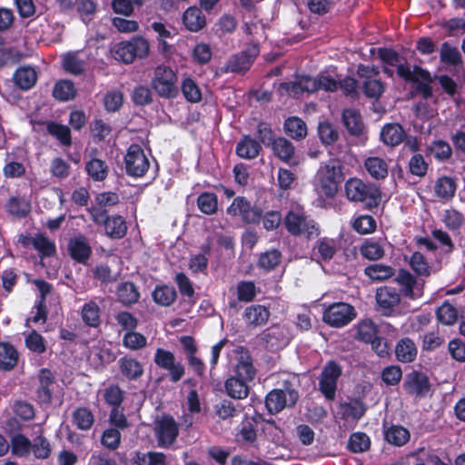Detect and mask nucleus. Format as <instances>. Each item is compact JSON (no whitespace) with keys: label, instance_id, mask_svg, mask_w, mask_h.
Returning <instances> with one entry per match:
<instances>
[{"label":"nucleus","instance_id":"obj_1","mask_svg":"<svg viewBox=\"0 0 465 465\" xmlns=\"http://www.w3.org/2000/svg\"><path fill=\"white\" fill-rule=\"evenodd\" d=\"M342 181V166L338 159L322 163L315 176V188L319 194L331 198Z\"/></svg>","mask_w":465,"mask_h":465},{"label":"nucleus","instance_id":"obj_2","mask_svg":"<svg viewBox=\"0 0 465 465\" xmlns=\"http://www.w3.org/2000/svg\"><path fill=\"white\" fill-rule=\"evenodd\" d=\"M283 223L287 231L292 235L310 239L316 237L320 232L317 223L306 215L303 207L298 203L292 204Z\"/></svg>","mask_w":465,"mask_h":465},{"label":"nucleus","instance_id":"obj_3","mask_svg":"<svg viewBox=\"0 0 465 465\" xmlns=\"http://www.w3.org/2000/svg\"><path fill=\"white\" fill-rule=\"evenodd\" d=\"M280 88L293 96H299L304 92L313 93L318 90L333 92L337 90L338 83L331 76L322 74L315 78L300 76L294 82L281 84Z\"/></svg>","mask_w":465,"mask_h":465},{"label":"nucleus","instance_id":"obj_4","mask_svg":"<svg viewBox=\"0 0 465 465\" xmlns=\"http://www.w3.org/2000/svg\"><path fill=\"white\" fill-rule=\"evenodd\" d=\"M178 82V74L173 68L166 64H159L153 69L151 88L162 98L173 99L179 94Z\"/></svg>","mask_w":465,"mask_h":465},{"label":"nucleus","instance_id":"obj_5","mask_svg":"<svg viewBox=\"0 0 465 465\" xmlns=\"http://www.w3.org/2000/svg\"><path fill=\"white\" fill-rule=\"evenodd\" d=\"M379 56L387 64L397 67V74L400 77L409 82H427L430 81V74L415 66L413 69L407 64L400 63L398 54L391 50L381 48L379 50Z\"/></svg>","mask_w":465,"mask_h":465},{"label":"nucleus","instance_id":"obj_6","mask_svg":"<svg viewBox=\"0 0 465 465\" xmlns=\"http://www.w3.org/2000/svg\"><path fill=\"white\" fill-rule=\"evenodd\" d=\"M356 317L355 309L346 302H335L328 306L323 312L322 320L331 327H343Z\"/></svg>","mask_w":465,"mask_h":465},{"label":"nucleus","instance_id":"obj_7","mask_svg":"<svg viewBox=\"0 0 465 465\" xmlns=\"http://www.w3.org/2000/svg\"><path fill=\"white\" fill-rule=\"evenodd\" d=\"M345 193L352 202H376L380 198V191L375 185L365 183L359 178H351L346 182Z\"/></svg>","mask_w":465,"mask_h":465},{"label":"nucleus","instance_id":"obj_8","mask_svg":"<svg viewBox=\"0 0 465 465\" xmlns=\"http://www.w3.org/2000/svg\"><path fill=\"white\" fill-rule=\"evenodd\" d=\"M126 173L134 177H143L150 167V162L143 148L138 144H132L124 156Z\"/></svg>","mask_w":465,"mask_h":465},{"label":"nucleus","instance_id":"obj_9","mask_svg":"<svg viewBox=\"0 0 465 465\" xmlns=\"http://www.w3.org/2000/svg\"><path fill=\"white\" fill-rule=\"evenodd\" d=\"M154 434L158 446L161 448H168L178 437L179 428L173 418L163 416L155 420Z\"/></svg>","mask_w":465,"mask_h":465},{"label":"nucleus","instance_id":"obj_10","mask_svg":"<svg viewBox=\"0 0 465 465\" xmlns=\"http://www.w3.org/2000/svg\"><path fill=\"white\" fill-rule=\"evenodd\" d=\"M56 387L55 377L49 369H42L36 376L35 397L41 405H50Z\"/></svg>","mask_w":465,"mask_h":465},{"label":"nucleus","instance_id":"obj_11","mask_svg":"<svg viewBox=\"0 0 465 465\" xmlns=\"http://www.w3.org/2000/svg\"><path fill=\"white\" fill-rule=\"evenodd\" d=\"M298 400V392L294 390H272L265 399V405L270 413H278L285 407H291Z\"/></svg>","mask_w":465,"mask_h":465},{"label":"nucleus","instance_id":"obj_12","mask_svg":"<svg viewBox=\"0 0 465 465\" xmlns=\"http://www.w3.org/2000/svg\"><path fill=\"white\" fill-rule=\"evenodd\" d=\"M341 373L340 367L333 361H330L322 370L320 380V390L327 400L334 399L337 381Z\"/></svg>","mask_w":465,"mask_h":465},{"label":"nucleus","instance_id":"obj_13","mask_svg":"<svg viewBox=\"0 0 465 465\" xmlns=\"http://www.w3.org/2000/svg\"><path fill=\"white\" fill-rule=\"evenodd\" d=\"M236 363L234 366V373L236 377L252 381L256 376V370L253 366L252 360L247 350L242 347H236L233 350Z\"/></svg>","mask_w":465,"mask_h":465},{"label":"nucleus","instance_id":"obj_14","mask_svg":"<svg viewBox=\"0 0 465 465\" xmlns=\"http://www.w3.org/2000/svg\"><path fill=\"white\" fill-rule=\"evenodd\" d=\"M357 73L360 77L366 78L363 84L364 94L371 98L380 97L384 92V85L380 80L371 79L379 74V71L373 66L360 64Z\"/></svg>","mask_w":465,"mask_h":465},{"label":"nucleus","instance_id":"obj_15","mask_svg":"<svg viewBox=\"0 0 465 465\" xmlns=\"http://www.w3.org/2000/svg\"><path fill=\"white\" fill-rule=\"evenodd\" d=\"M227 213L231 215H240L242 219L248 223H255L260 221L261 211L252 207L243 197H237L228 207Z\"/></svg>","mask_w":465,"mask_h":465},{"label":"nucleus","instance_id":"obj_16","mask_svg":"<svg viewBox=\"0 0 465 465\" xmlns=\"http://www.w3.org/2000/svg\"><path fill=\"white\" fill-rule=\"evenodd\" d=\"M395 281L400 285L401 291L405 297L415 300L422 296L423 283L418 282L408 271H400Z\"/></svg>","mask_w":465,"mask_h":465},{"label":"nucleus","instance_id":"obj_17","mask_svg":"<svg viewBox=\"0 0 465 465\" xmlns=\"http://www.w3.org/2000/svg\"><path fill=\"white\" fill-rule=\"evenodd\" d=\"M259 54L257 45L250 46L244 52L232 56L224 67L225 72L243 73L250 69L255 57Z\"/></svg>","mask_w":465,"mask_h":465},{"label":"nucleus","instance_id":"obj_18","mask_svg":"<svg viewBox=\"0 0 465 465\" xmlns=\"http://www.w3.org/2000/svg\"><path fill=\"white\" fill-rule=\"evenodd\" d=\"M375 299L383 313L389 314L394 307L400 304L401 294L392 287L381 286L376 290Z\"/></svg>","mask_w":465,"mask_h":465},{"label":"nucleus","instance_id":"obj_19","mask_svg":"<svg viewBox=\"0 0 465 465\" xmlns=\"http://www.w3.org/2000/svg\"><path fill=\"white\" fill-rule=\"evenodd\" d=\"M403 386L410 395L416 397L426 396L430 388L428 378L418 372H412L408 375L404 381Z\"/></svg>","mask_w":465,"mask_h":465},{"label":"nucleus","instance_id":"obj_20","mask_svg":"<svg viewBox=\"0 0 465 465\" xmlns=\"http://www.w3.org/2000/svg\"><path fill=\"white\" fill-rule=\"evenodd\" d=\"M261 339L264 346L270 350H278L289 342L285 330L280 326H272L262 332Z\"/></svg>","mask_w":465,"mask_h":465},{"label":"nucleus","instance_id":"obj_21","mask_svg":"<svg viewBox=\"0 0 465 465\" xmlns=\"http://www.w3.org/2000/svg\"><path fill=\"white\" fill-rule=\"evenodd\" d=\"M68 251L74 261L82 263L89 259L92 252V249L84 236L72 238L68 243Z\"/></svg>","mask_w":465,"mask_h":465},{"label":"nucleus","instance_id":"obj_22","mask_svg":"<svg viewBox=\"0 0 465 465\" xmlns=\"http://www.w3.org/2000/svg\"><path fill=\"white\" fill-rule=\"evenodd\" d=\"M243 320L250 327H258L265 324L270 317V312L266 307L254 304L248 306L242 314Z\"/></svg>","mask_w":465,"mask_h":465},{"label":"nucleus","instance_id":"obj_23","mask_svg":"<svg viewBox=\"0 0 465 465\" xmlns=\"http://www.w3.org/2000/svg\"><path fill=\"white\" fill-rule=\"evenodd\" d=\"M183 22L189 31L199 32L205 26L206 18L201 9L196 6H191L184 11Z\"/></svg>","mask_w":465,"mask_h":465},{"label":"nucleus","instance_id":"obj_24","mask_svg":"<svg viewBox=\"0 0 465 465\" xmlns=\"http://www.w3.org/2000/svg\"><path fill=\"white\" fill-rule=\"evenodd\" d=\"M32 243L35 250L38 252L43 266H45L44 260L45 258H50L56 254L54 242L42 233L36 234L32 240Z\"/></svg>","mask_w":465,"mask_h":465},{"label":"nucleus","instance_id":"obj_25","mask_svg":"<svg viewBox=\"0 0 465 465\" xmlns=\"http://www.w3.org/2000/svg\"><path fill=\"white\" fill-rule=\"evenodd\" d=\"M405 136V132L399 124H387L381 131V139L384 144L396 146L400 144Z\"/></svg>","mask_w":465,"mask_h":465},{"label":"nucleus","instance_id":"obj_26","mask_svg":"<svg viewBox=\"0 0 465 465\" xmlns=\"http://www.w3.org/2000/svg\"><path fill=\"white\" fill-rule=\"evenodd\" d=\"M34 284L39 293L40 301L35 306L37 312L34 316L33 321L34 322H41L45 323L46 321V306L45 305L44 301L45 296L51 292L52 286L43 280H35L34 281Z\"/></svg>","mask_w":465,"mask_h":465},{"label":"nucleus","instance_id":"obj_27","mask_svg":"<svg viewBox=\"0 0 465 465\" xmlns=\"http://www.w3.org/2000/svg\"><path fill=\"white\" fill-rule=\"evenodd\" d=\"M18 351L9 342L0 341V370L12 371L18 362Z\"/></svg>","mask_w":465,"mask_h":465},{"label":"nucleus","instance_id":"obj_28","mask_svg":"<svg viewBox=\"0 0 465 465\" xmlns=\"http://www.w3.org/2000/svg\"><path fill=\"white\" fill-rule=\"evenodd\" d=\"M36 429L35 430L36 436L31 440V452L37 459H46L51 454L52 448L48 440L43 435L41 428Z\"/></svg>","mask_w":465,"mask_h":465},{"label":"nucleus","instance_id":"obj_29","mask_svg":"<svg viewBox=\"0 0 465 465\" xmlns=\"http://www.w3.org/2000/svg\"><path fill=\"white\" fill-rule=\"evenodd\" d=\"M121 373L128 380H136L143 373L142 364L135 359L124 357L118 361Z\"/></svg>","mask_w":465,"mask_h":465},{"label":"nucleus","instance_id":"obj_30","mask_svg":"<svg viewBox=\"0 0 465 465\" xmlns=\"http://www.w3.org/2000/svg\"><path fill=\"white\" fill-rule=\"evenodd\" d=\"M249 381L232 376L229 378L225 382V390L227 394L234 399H244L249 394V387L247 385Z\"/></svg>","mask_w":465,"mask_h":465},{"label":"nucleus","instance_id":"obj_31","mask_svg":"<svg viewBox=\"0 0 465 465\" xmlns=\"http://www.w3.org/2000/svg\"><path fill=\"white\" fill-rule=\"evenodd\" d=\"M272 151L284 163H291L295 153L292 143L283 137L277 138L272 142Z\"/></svg>","mask_w":465,"mask_h":465},{"label":"nucleus","instance_id":"obj_32","mask_svg":"<svg viewBox=\"0 0 465 465\" xmlns=\"http://www.w3.org/2000/svg\"><path fill=\"white\" fill-rule=\"evenodd\" d=\"M395 354L399 361L411 362L416 358L417 348L411 339L403 338L397 343Z\"/></svg>","mask_w":465,"mask_h":465},{"label":"nucleus","instance_id":"obj_33","mask_svg":"<svg viewBox=\"0 0 465 465\" xmlns=\"http://www.w3.org/2000/svg\"><path fill=\"white\" fill-rule=\"evenodd\" d=\"M74 425L81 430H89L94 422L93 412L85 407L75 409L72 414Z\"/></svg>","mask_w":465,"mask_h":465},{"label":"nucleus","instance_id":"obj_34","mask_svg":"<svg viewBox=\"0 0 465 465\" xmlns=\"http://www.w3.org/2000/svg\"><path fill=\"white\" fill-rule=\"evenodd\" d=\"M134 465H166V456L163 452L149 451L146 453L137 451L133 457Z\"/></svg>","mask_w":465,"mask_h":465},{"label":"nucleus","instance_id":"obj_35","mask_svg":"<svg viewBox=\"0 0 465 465\" xmlns=\"http://www.w3.org/2000/svg\"><path fill=\"white\" fill-rule=\"evenodd\" d=\"M342 121L352 135H360L363 130V124L360 114L354 109H346L342 114Z\"/></svg>","mask_w":465,"mask_h":465},{"label":"nucleus","instance_id":"obj_36","mask_svg":"<svg viewBox=\"0 0 465 465\" xmlns=\"http://www.w3.org/2000/svg\"><path fill=\"white\" fill-rule=\"evenodd\" d=\"M261 145L249 136L243 137L236 146V153L244 159H253L258 156Z\"/></svg>","mask_w":465,"mask_h":465},{"label":"nucleus","instance_id":"obj_37","mask_svg":"<svg viewBox=\"0 0 465 465\" xmlns=\"http://www.w3.org/2000/svg\"><path fill=\"white\" fill-rule=\"evenodd\" d=\"M105 233L111 238H122L125 235L127 226L122 216L108 217L104 224Z\"/></svg>","mask_w":465,"mask_h":465},{"label":"nucleus","instance_id":"obj_38","mask_svg":"<svg viewBox=\"0 0 465 465\" xmlns=\"http://www.w3.org/2000/svg\"><path fill=\"white\" fill-rule=\"evenodd\" d=\"M364 166L370 175L375 179H383L388 174V164L381 157H368L365 160Z\"/></svg>","mask_w":465,"mask_h":465},{"label":"nucleus","instance_id":"obj_39","mask_svg":"<svg viewBox=\"0 0 465 465\" xmlns=\"http://www.w3.org/2000/svg\"><path fill=\"white\" fill-rule=\"evenodd\" d=\"M364 273L372 281L382 282L394 275V269L382 263H374L367 266Z\"/></svg>","mask_w":465,"mask_h":465},{"label":"nucleus","instance_id":"obj_40","mask_svg":"<svg viewBox=\"0 0 465 465\" xmlns=\"http://www.w3.org/2000/svg\"><path fill=\"white\" fill-rule=\"evenodd\" d=\"M6 210L15 217H26L29 213V201L24 196H12L6 203Z\"/></svg>","mask_w":465,"mask_h":465},{"label":"nucleus","instance_id":"obj_41","mask_svg":"<svg viewBox=\"0 0 465 465\" xmlns=\"http://www.w3.org/2000/svg\"><path fill=\"white\" fill-rule=\"evenodd\" d=\"M410 432L401 426L393 425L385 430L386 440L395 446H403L410 440Z\"/></svg>","mask_w":465,"mask_h":465},{"label":"nucleus","instance_id":"obj_42","mask_svg":"<svg viewBox=\"0 0 465 465\" xmlns=\"http://www.w3.org/2000/svg\"><path fill=\"white\" fill-rule=\"evenodd\" d=\"M85 170L94 181H104L108 174L107 164L98 158L89 160L85 164Z\"/></svg>","mask_w":465,"mask_h":465},{"label":"nucleus","instance_id":"obj_43","mask_svg":"<svg viewBox=\"0 0 465 465\" xmlns=\"http://www.w3.org/2000/svg\"><path fill=\"white\" fill-rule=\"evenodd\" d=\"M284 130L293 139H303L307 134L305 123L298 117H290L285 121Z\"/></svg>","mask_w":465,"mask_h":465},{"label":"nucleus","instance_id":"obj_44","mask_svg":"<svg viewBox=\"0 0 465 465\" xmlns=\"http://www.w3.org/2000/svg\"><path fill=\"white\" fill-rule=\"evenodd\" d=\"M376 337H378L377 326L371 320L365 319L358 323L356 334L358 340L369 343Z\"/></svg>","mask_w":465,"mask_h":465},{"label":"nucleus","instance_id":"obj_45","mask_svg":"<svg viewBox=\"0 0 465 465\" xmlns=\"http://www.w3.org/2000/svg\"><path fill=\"white\" fill-rule=\"evenodd\" d=\"M140 294L135 286L131 282H124L117 289V298L124 305H131L138 302Z\"/></svg>","mask_w":465,"mask_h":465},{"label":"nucleus","instance_id":"obj_46","mask_svg":"<svg viewBox=\"0 0 465 465\" xmlns=\"http://www.w3.org/2000/svg\"><path fill=\"white\" fill-rule=\"evenodd\" d=\"M440 58L443 64L449 65H459L462 63V57L456 46L445 42L440 49Z\"/></svg>","mask_w":465,"mask_h":465},{"label":"nucleus","instance_id":"obj_47","mask_svg":"<svg viewBox=\"0 0 465 465\" xmlns=\"http://www.w3.org/2000/svg\"><path fill=\"white\" fill-rule=\"evenodd\" d=\"M177 293L173 287L158 286L153 292L154 302L162 306H170L176 300Z\"/></svg>","mask_w":465,"mask_h":465},{"label":"nucleus","instance_id":"obj_48","mask_svg":"<svg viewBox=\"0 0 465 465\" xmlns=\"http://www.w3.org/2000/svg\"><path fill=\"white\" fill-rule=\"evenodd\" d=\"M456 192L455 181L448 176L439 178L435 183L437 196L443 199H451Z\"/></svg>","mask_w":465,"mask_h":465},{"label":"nucleus","instance_id":"obj_49","mask_svg":"<svg viewBox=\"0 0 465 465\" xmlns=\"http://www.w3.org/2000/svg\"><path fill=\"white\" fill-rule=\"evenodd\" d=\"M53 94L57 100L69 101L74 98L76 90L71 81L62 80L55 84Z\"/></svg>","mask_w":465,"mask_h":465},{"label":"nucleus","instance_id":"obj_50","mask_svg":"<svg viewBox=\"0 0 465 465\" xmlns=\"http://www.w3.org/2000/svg\"><path fill=\"white\" fill-rule=\"evenodd\" d=\"M316 249L322 260H331L339 250V243L331 238H322L316 243Z\"/></svg>","mask_w":465,"mask_h":465},{"label":"nucleus","instance_id":"obj_51","mask_svg":"<svg viewBox=\"0 0 465 465\" xmlns=\"http://www.w3.org/2000/svg\"><path fill=\"white\" fill-rule=\"evenodd\" d=\"M438 321L444 325H452L457 322L458 311L450 302H445L437 309Z\"/></svg>","mask_w":465,"mask_h":465},{"label":"nucleus","instance_id":"obj_52","mask_svg":"<svg viewBox=\"0 0 465 465\" xmlns=\"http://www.w3.org/2000/svg\"><path fill=\"white\" fill-rule=\"evenodd\" d=\"M428 150L433 157L440 162L447 161L452 155L450 145L443 140L432 142L428 147Z\"/></svg>","mask_w":465,"mask_h":465},{"label":"nucleus","instance_id":"obj_53","mask_svg":"<svg viewBox=\"0 0 465 465\" xmlns=\"http://www.w3.org/2000/svg\"><path fill=\"white\" fill-rule=\"evenodd\" d=\"M46 127L48 133L55 137L63 145L69 146L72 143L71 132L66 125L50 122Z\"/></svg>","mask_w":465,"mask_h":465},{"label":"nucleus","instance_id":"obj_54","mask_svg":"<svg viewBox=\"0 0 465 465\" xmlns=\"http://www.w3.org/2000/svg\"><path fill=\"white\" fill-rule=\"evenodd\" d=\"M360 252L364 258L371 261L379 260L384 256L382 246L378 242L371 240L365 241L361 244Z\"/></svg>","mask_w":465,"mask_h":465},{"label":"nucleus","instance_id":"obj_55","mask_svg":"<svg viewBox=\"0 0 465 465\" xmlns=\"http://www.w3.org/2000/svg\"><path fill=\"white\" fill-rule=\"evenodd\" d=\"M147 339L140 332L134 331H127L123 338V345L132 351H138L144 348Z\"/></svg>","mask_w":465,"mask_h":465},{"label":"nucleus","instance_id":"obj_56","mask_svg":"<svg viewBox=\"0 0 465 465\" xmlns=\"http://www.w3.org/2000/svg\"><path fill=\"white\" fill-rule=\"evenodd\" d=\"M82 319L89 326L96 327L100 322V308L94 302H89L82 309Z\"/></svg>","mask_w":465,"mask_h":465},{"label":"nucleus","instance_id":"obj_57","mask_svg":"<svg viewBox=\"0 0 465 465\" xmlns=\"http://www.w3.org/2000/svg\"><path fill=\"white\" fill-rule=\"evenodd\" d=\"M200 211L205 214H213L217 211V197L214 193H203L197 199Z\"/></svg>","mask_w":465,"mask_h":465},{"label":"nucleus","instance_id":"obj_58","mask_svg":"<svg viewBox=\"0 0 465 465\" xmlns=\"http://www.w3.org/2000/svg\"><path fill=\"white\" fill-rule=\"evenodd\" d=\"M113 54L115 60L122 61L125 64L133 63L134 60V54H133L130 41L116 44L113 49Z\"/></svg>","mask_w":465,"mask_h":465},{"label":"nucleus","instance_id":"obj_59","mask_svg":"<svg viewBox=\"0 0 465 465\" xmlns=\"http://www.w3.org/2000/svg\"><path fill=\"white\" fill-rule=\"evenodd\" d=\"M182 92L191 103H198L202 98L200 88L192 78H185L182 83Z\"/></svg>","mask_w":465,"mask_h":465},{"label":"nucleus","instance_id":"obj_60","mask_svg":"<svg viewBox=\"0 0 465 465\" xmlns=\"http://www.w3.org/2000/svg\"><path fill=\"white\" fill-rule=\"evenodd\" d=\"M193 61L199 64L209 63L213 56L211 46L205 43H198L192 51Z\"/></svg>","mask_w":465,"mask_h":465},{"label":"nucleus","instance_id":"obj_61","mask_svg":"<svg viewBox=\"0 0 465 465\" xmlns=\"http://www.w3.org/2000/svg\"><path fill=\"white\" fill-rule=\"evenodd\" d=\"M64 70L73 74H79L84 71V61L78 57L77 53H69L63 60Z\"/></svg>","mask_w":465,"mask_h":465},{"label":"nucleus","instance_id":"obj_62","mask_svg":"<svg viewBox=\"0 0 465 465\" xmlns=\"http://www.w3.org/2000/svg\"><path fill=\"white\" fill-rule=\"evenodd\" d=\"M352 227L361 234H368L375 231L376 222L370 215H361L354 220Z\"/></svg>","mask_w":465,"mask_h":465},{"label":"nucleus","instance_id":"obj_63","mask_svg":"<svg viewBox=\"0 0 465 465\" xmlns=\"http://www.w3.org/2000/svg\"><path fill=\"white\" fill-rule=\"evenodd\" d=\"M10 448L14 455L24 456L29 452V439L17 433L12 437Z\"/></svg>","mask_w":465,"mask_h":465},{"label":"nucleus","instance_id":"obj_64","mask_svg":"<svg viewBox=\"0 0 465 465\" xmlns=\"http://www.w3.org/2000/svg\"><path fill=\"white\" fill-rule=\"evenodd\" d=\"M121 442L120 430L114 428L106 429L101 438V443L109 450H116Z\"/></svg>","mask_w":465,"mask_h":465}]
</instances>
